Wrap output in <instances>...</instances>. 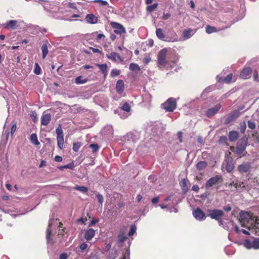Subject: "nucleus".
<instances>
[{"label": "nucleus", "mask_w": 259, "mask_h": 259, "mask_svg": "<svg viewBox=\"0 0 259 259\" xmlns=\"http://www.w3.org/2000/svg\"><path fill=\"white\" fill-rule=\"evenodd\" d=\"M246 128V124L245 121H243L240 123L239 129L242 134H244Z\"/></svg>", "instance_id": "obj_41"}, {"label": "nucleus", "mask_w": 259, "mask_h": 259, "mask_svg": "<svg viewBox=\"0 0 259 259\" xmlns=\"http://www.w3.org/2000/svg\"><path fill=\"white\" fill-rule=\"evenodd\" d=\"M149 181L151 183H155V181L157 180L156 176L155 175H150L148 177Z\"/></svg>", "instance_id": "obj_53"}, {"label": "nucleus", "mask_w": 259, "mask_h": 259, "mask_svg": "<svg viewBox=\"0 0 259 259\" xmlns=\"http://www.w3.org/2000/svg\"><path fill=\"white\" fill-rule=\"evenodd\" d=\"M17 24V21L15 20H11L7 22L5 24V27L11 29H14L16 28V25Z\"/></svg>", "instance_id": "obj_22"}, {"label": "nucleus", "mask_w": 259, "mask_h": 259, "mask_svg": "<svg viewBox=\"0 0 259 259\" xmlns=\"http://www.w3.org/2000/svg\"><path fill=\"white\" fill-rule=\"evenodd\" d=\"M195 32L196 30L192 29L189 28L185 29L183 32L184 40H186L190 38L195 34Z\"/></svg>", "instance_id": "obj_16"}, {"label": "nucleus", "mask_w": 259, "mask_h": 259, "mask_svg": "<svg viewBox=\"0 0 259 259\" xmlns=\"http://www.w3.org/2000/svg\"><path fill=\"white\" fill-rule=\"evenodd\" d=\"M74 190L79 191L83 193H87L88 191L87 187L84 186H76L73 188Z\"/></svg>", "instance_id": "obj_38"}, {"label": "nucleus", "mask_w": 259, "mask_h": 259, "mask_svg": "<svg viewBox=\"0 0 259 259\" xmlns=\"http://www.w3.org/2000/svg\"><path fill=\"white\" fill-rule=\"evenodd\" d=\"M229 140L231 142H234L237 140L239 137V133L237 131H231L228 135Z\"/></svg>", "instance_id": "obj_20"}, {"label": "nucleus", "mask_w": 259, "mask_h": 259, "mask_svg": "<svg viewBox=\"0 0 259 259\" xmlns=\"http://www.w3.org/2000/svg\"><path fill=\"white\" fill-rule=\"evenodd\" d=\"M247 125L248 128L250 129L253 130L255 128L256 124L254 121L251 120H248L247 122Z\"/></svg>", "instance_id": "obj_43"}, {"label": "nucleus", "mask_w": 259, "mask_h": 259, "mask_svg": "<svg viewBox=\"0 0 259 259\" xmlns=\"http://www.w3.org/2000/svg\"><path fill=\"white\" fill-rule=\"evenodd\" d=\"M122 259H130V250L127 249L123 254Z\"/></svg>", "instance_id": "obj_54"}, {"label": "nucleus", "mask_w": 259, "mask_h": 259, "mask_svg": "<svg viewBox=\"0 0 259 259\" xmlns=\"http://www.w3.org/2000/svg\"><path fill=\"white\" fill-rule=\"evenodd\" d=\"M248 139L245 137L242 138L237 142L235 150V153L238 156L239 158L246 155L247 152H245V153H244V152L246 149Z\"/></svg>", "instance_id": "obj_1"}, {"label": "nucleus", "mask_w": 259, "mask_h": 259, "mask_svg": "<svg viewBox=\"0 0 259 259\" xmlns=\"http://www.w3.org/2000/svg\"><path fill=\"white\" fill-rule=\"evenodd\" d=\"M239 221L241 226L250 230L251 223L252 222L253 216L250 215L249 213L245 211L240 212Z\"/></svg>", "instance_id": "obj_2"}, {"label": "nucleus", "mask_w": 259, "mask_h": 259, "mask_svg": "<svg viewBox=\"0 0 259 259\" xmlns=\"http://www.w3.org/2000/svg\"><path fill=\"white\" fill-rule=\"evenodd\" d=\"M234 186L236 188H242L245 187V186L244 185V183L243 182L240 181H236L234 184Z\"/></svg>", "instance_id": "obj_42"}, {"label": "nucleus", "mask_w": 259, "mask_h": 259, "mask_svg": "<svg viewBox=\"0 0 259 259\" xmlns=\"http://www.w3.org/2000/svg\"><path fill=\"white\" fill-rule=\"evenodd\" d=\"M95 235V231L90 229L85 232L84 237L87 240H90Z\"/></svg>", "instance_id": "obj_21"}, {"label": "nucleus", "mask_w": 259, "mask_h": 259, "mask_svg": "<svg viewBox=\"0 0 259 259\" xmlns=\"http://www.w3.org/2000/svg\"><path fill=\"white\" fill-rule=\"evenodd\" d=\"M136 227L135 226H131V228H130V230L128 232V236H131L132 235H133L136 232Z\"/></svg>", "instance_id": "obj_48"}, {"label": "nucleus", "mask_w": 259, "mask_h": 259, "mask_svg": "<svg viewBox=\"0 0 259 259\" xmlns=\"http://www.w3.org/2000/svg\"><path fill=\"white\" fill-rule=\"evenodd\" d=\"M126 138L128 140H132L133 141H136L138 139V137L137 136L134 135L132 133H129L127 134L126 136Z\"/></svg>", "instance_id": "obj_33"}, {"label": "nucleus", "mask_w": 259, "mask_h": 259, "mask_svg": "<svg viewBox=\"0 0 259 259\" xmlns=\"http://www.w3.org/2000/svg\"><path fill=\"white\" fill-rule=\"evenodd\" d=\"M231 153L229 152L225 159V161L226 162V169L228 172L232 171L235 167L233 163V159L231 157Z\"/></svg>", "instance_id": "obj_10"}, {"label": "nucleus", "mask_w": 259, "mask_h": 259, "mask_svg": "<svg viewBox=\"0 0 259 259\" xmlns=\"http://www.w3.org/2000/svg\"><path fill=\"white\" fill-rule=\"evenodd\" d=\"M127 239V237L126 236L123 235V233L121 231L120 232L118 237V241L120 243H122L123 242L125 241Z\"/></svg>", "instance_id": "obj_36"}, {"label": "nucleus", "mask_w": 259, "mask_h": 259, "mask_svg": "<svg viewBox=\"0 0 259 259\" xmlns=\"http://www.w3.org/2000/svg\"><path fill=\"white\" fill-rule=\"evenodd\" d=\"M120 71L117 69H113L111 72V75L113 77L118 75Z\"/></svg>", "instance_id": "obj_52"}, {"label": "nucleus", "mask_w": 259, "mask_h": 259, "mask_svg": "<svg viewBox=\"0 0 259 259\" xmlns=\"http://www.w3.org/2000/svg\"><path fill=\"white\" fill-rule=\"evenodd\" d=\"M40 71H41L40 67H39V66L38 65V64L37 63H35V68L34 70V73L37 75H38L40 73Z\"/></svg>", "instance_id": "obj_47"}, {"label": "nucleus", "mask_w": 259, "mask_h": 259, "mask_svg": "<svg viewBox=\"0 0 259 259\" xmlns=\"http://www.w3.org/2000/svg\"><path fill=\"white\" fill-rule=\"evenodd\" d=\"M97 199H98V202H99V203L101 205H102V204L104 201V198H103V195L98 193L97 194Z\"/></svg>", "instance_id": "obj_49"}, {"label": "nucleus", "mask_w": 259, "mask_h": 259, "mask_svg": "<svg viewBox=\"0 0 259 259\" xmlns=\"http://www.w3.org/2000/svg\"><path fill=\"white\" fill-rule=\"evenodd\" d=\"M30 141L35 145H38L39 142L37 140V136L36 134H32L30 136Z\"/></svg>", "instance_id": "obj_31"}, {"label": "nucleus", "mask_w": 259, "mask_h": 259, "mask_svg": "<svg viewBox=\"0 0 259 259\" xmlns=\"http://www.w3.org/2000/svg\"><path fill=\"white\" fill-rule=\"evenodd\" d=\"M74 167V163H73V162H71L67 165L59 166L58 168L60 170H62L64 168H69L71 169H73Z\"/></svg>", "instance_id": "obj_35"}, {"label": "nucleus", "mask_w": 259, "mask_h": 259, "mask_svg": "<svg viewBox=\"0 0 259 259\" xmlns=\"http://www.w3.org/2000/svg\"><path fill=\"white\" fill-rule=\"evenodd\" d=\"M85 20L90 24H96L98 22V18L92 14H88L85 17Z\"/></svg>", "instance_id": "obj_19"}, {"label": "nucleus", "mask_w": 259, "mask_h": 259, "mask_svg": "<svg viewBox=\"0 0 259 259\" xmlns=\"http://www.w3.org/2000/svg\"><path fill=\"white\" fill-rule=\"evenodd\" d=\"M55 160L57 162H61L62 161V158L60 156L57 155L55 157Z\"/></svg>", "instance_id": "obj_64"}, {"label": "nucleus", "mask_w": 259, "mask_h": 259, "mask_svg": "<svg viewBox=\"0 0 259 259\" xmlns=\"http://www.w3.org/2000/svg\"><path fill=\"white\" fill-rule=\"evenodd\" d=\"M170 17V14L169 13H165L163 14V18L164 19H167Z\"/></svg>", "instance_id": "obj_63"}, {"label": "nucleus", "mask_w": 259, "mask_h": 259, "mask_svg": "<svg viewBox=\"0 0 259 259\" xmlns=\"http://www.w3.org/2000/svg\"><path fill=\"white\" fill-rule=\"evenodd\" d=\"M238 170L241 173H246L249 172L251 169V165L250 162H244L240 165H239Z\"/></svg>", "instance_id": "obj_12"}, {"label": "nucleus", "mask_w": 259, "mask_h": 259, "mask_svg": "<svg viewBox=\"0 0 259 259\" xmlns=\"http://www.w3.org/2000/svg\"><path fill=\"white\" fill-rule=\"evenodd\" d=\"M79 247L81 250H84L88 247V245L86 243H82L80 245Z\"/></svg>", "instance_id": "obj_62"}, {"label": "nucleus", "mask_w": 259, "mask_h": 259, "mask_svg": "<svg viewBox=\"0 0 259 259\" xmlns=\"http://www.w3.org/2000/svg\"><path fill=\"white\" fill-rule=\"evenodd\" d=\"M96 3H99L103 6H106L108 5V3L107 1H103V0H96L95 1Z\"/></svg>", "instance_id": "obj_58"}, {"label": "nucleus", "mask_w": 259, "mask_h": 259, "mask_svg": "<svg viewBox=\"0 0 259 259\" xmlns=\"http://www.w3.org/2000/svg\"><path fill=\"white\" fill-rule=\"evenodd\" d=\"M90 147L93 149V152H96L99 149V146L96 144H92L90 145Z\"/></svg>", "instance_id": "obj_50"}, {"label": "nucleus", "mask_w": 259, "mask_h": 259, "mask_svg": "<svg viewBox=\"0 0 259 259\" xmlns=\"http://www.w3.org/2000/svg\"><path fill=\"white\" fill-rule=\"evenodd\" d=\"M252 72V69L250 67L245 66L240 72V77L244 79H246L250 77V75Z\"/></svg>", "instance_id": "obj_11"}, {"label": "nucleus", "mask_w": 259, "mask_h": 259, "mask_svg": "<svg viewBox=\"0 0 259 259\" xmlns=\"http://www.w3.org/2000/svg\"><path fill=\"white\" fill-rule=\"evenodd\" d=\"M121 109L123 111L128 112L131 110V106L128 104L125 103L122 105Z\"/></svg>", "instance_id": "obj_44"}, {"label": "nucleus", "mask_w": 259, "mask_h": 259, "mask_svg": "<svg viewBox=\"0 0 259 259\" xmlns=\"http://www.w3.org/2000/svg\"><path fill=\"white\" fill-rule=\"evenodd\" d=\"M252 222L251 223L250 229H259V219L256 217H253Z\"/></svg>", "instance_id": "obj_26"}, {"label": "nucleus", "mask_w": 259, "mask_h": 259, "mask_svg": "<svg viewBox=\"0 0 259 259\" xmlns=\"http://www.w3.org/2000/svg\"><path fill=\"white\" fill-rule=\"evenodd\" d=\"M52 225V220L49 221V225L46 232V239L47 243H49L51 240V235L52 234V230L51 229V227Z\"/></svg>", "instance_id": "obj_25"}, {"label": "nucleus", "mask_w": 259, "mask_h": 259, "mask_svg": "<svg viewBox=\"0 0 259 259\" xmlns=\"http://www.w3.org/2000/svg\"><path fill=\"white\" fill-rule=\"evenodd\" d=\"M207 163L205 161H199L196 165V168L198 171L204 170L207 166Z\"/></svg>", "instance_id": "obj_24"}, {"label": "nucleus", "mask_w": 259, "mask_h": 259, "mask_svg": "<svg viewBox=\"0 0 259 259\" xmlns=\"http://www.w3.org/2000/svg\"><path fill=\"white\" fill-rule=\"evenodd\" d=\"M156 34L157 36L160 39H163L165 37V35L163 32V30L161 28H157L156 30Z\"/></svg>", "instance_id": "obj_32"}, {"label": "nucleus", "mask_w": 259, "mask_h": 259, "mask_svg": "<svg viewBox=\"0 0 259 259\" xmlns=\"http://www.w3.org/2000/svg\"><path fill=\"white\" fill-rule=\"evenodd\" d=\"M41 50L42 51V59H45L48 53V46L47 44H43L41 46Z\"/></svg>", "instance_id": "obj_30"}, {"label": "nucleus", "mask_w": 259, "mask_h": 259, "mask_svg": "<svg viewBox=\"0 0 259 259\" xmlns=\"http://www.w3.org/2000/svg\"><path fill=\"white\" fill-rule=\"evenodd\" d=\"M181 187L183 191V193L186 194L190 186L189 181L187 179H183L181 183Z\"/></svg>", "instance_id": "obj_17"}, {"label": "nucleus", "mask_w": 259, "mask_h": 259, "mask_svg": "<svg viewBox=\"0 0 259 259\" xmlns=\"http://www.w3.org/2000/svg\"><path fill=\"white\" fill-rule=\"evenodd\" d=\"M221 107V105L220 104H217L213 107L208 109L205 113V115L209 118L213 116L219 111Z\"/></svg>", "instance_id": "obj_13"}, {"label": "nucleus", "mask_w": 259, "mask_h": 259, "mask_svg": "<svg viewBox=\"0 0 259 259\" xmlns=\"http://www.w3.org/2000/svg\"><path fill=\"white\" fill-rule=\"evenodd\" d=\"M110 24L111 27L114 29L115 33L121 35L126 33L125 28L121 24L115 22H111Z\"/></svg>", "instance_id": "obj_7"}, {"label": "nucleus", "mask_w": 259, "mask_h": 259, "mask_svg": "<svg viewBox=\"0 0 259 259\" xmlns=\"http://www.w3.org/2000/svg\"><path fill=\"white\" fill-rule=\"evenodd\" d=\"M158 6L157 3H155L152 5L149 6L147 7V11L149 12H152L156 10Z\"/></svg>", "instance_id": "obj_40"}, {"label": "nucleus", "mask_w": 259, "mask_h": 259, "mask_svg": "<svg viewBox=\"0 0 259 259\" xmlns=\"http://www.w3.org/2000/svg\"><path fill=\"white\" fill-rule=\"evenodd\" d=\"M81 146V144L80 142L74 143L73 145V151L75 152L78 151Z\"/></svg>", "instance_id": "obj_45"}, {"label": "nucleus", "mask_w": 259, "mask_h": 259, "mask_svg": "<svg viewBox=\"0 0 259 259\" xmlns=\"http://www.w3.org/2000/svg\"><path fill=\"white\" fill-rule=\"evenodd\" d=\"M240 115L239 110H234L232 111L229 115V117L226 119L225 123H228L230 121L232 120L234 118L238 117Z\"/></svg>", "instance_id": "obj_18"}, {"label": "nucleus", "mask_w": 259, "mask_h": 259, "mask_svg": "<svg viewBox=\"0 0 259 259\" xmlns=\"http://www.w3.org/2000/svg\"><path fill=\"white\" fill-rule=\"evenodd\" d=\"M124 83L122 80H119L117 81L116 85V91L120 94L122 93L124 90Z\"/></svg>", "instance_id": "obj_23"}, {"label": "nucleus", "mask_w": 259, "mask_h": 259, "mask_svg": "<svg viewBox=\"0 0 259 259\" xmlns=\"http://www.w3.org/2000/svg\"><path fill=\"white\" fill-rule=\"evenodd\" d=\"M56 133L57 135V140L58 146L60 149H62L64 144V135L63 131L60 126L56 130Z\"/></svg>", "instance_id": "obj_6"}, {"label": "nucleus", "mask_w": 259, "mask_h": 259, "mask_svg": "<svg viewBox=\"0 0 259 259\" xmlns=\"http://www.w3.org/2000/svg\"><path fill=\"white\" fill-rule=\"evenodd\" d=\"M16 128H17L16 124L15 123L12 125V126L11 127V135H13L14 134V133L16 131Z\"/></svg>", "instance_id": "obj_59"}, {"label": "nucleus", "mask_w": 259, "mask_h": 259, "mask_svg": "<svg viewBox=\"0 0 259 259\" xmlns=\"http://www.w3.org/2000/svg\"><path fill=\"white\" fill-rule=\"evenodd\" d=\"M30 115L33 121H35L37 119V114L36 112L34 111H31L30 113Z\"/></svg>", "instance_id": "obj_55"}, {"label": "nucleus", "mask_w": 259, "mask_h": 259, "mask_svg": "<svg viewBox=\"0 0 259 259\" xmlns=\"http://www.w3.org/2000/svg\"><path fill=\"white\" fill-rule=\"evenodd\" d=\"M192 214L196 220L199 221H203L206 218L205 213L199 207H197L194 209L192 212Z\"/></svg>", "instance_id": "obj_9"}, {"label": "nucleus", "mask_w": 259, "mask_h": 259, "mask_svg": "<svg viewBox=\"0 0 259 259\" xmlns=\"http://www.w3.org/2000/svg\"><path fill=\"white\" fill-rule=\"evenodd\" d=\"M218 82L220 83H230L231 82V80L233 77V74L230 73L227 76L223 77L222 76H218Z\"/></svg>", "instance_id": "obj_15"}, {"label": "nucleus", "mask_w": 259, "mask_h": 259, "mask_svg": "<svg viewBox=\"0 0 259 259\" xmlns=\"http://www.w3.org/2000/svg\"><path fill=\"white\" fill-rule=\"evenodd\" d=\"M225 214L224 212L220 209H208L207 216L212 219L219 221L220 225L222 224V217Z\"/></svg>", "instance_id": "obj_4"}, {"label": "nucleus", "mask_w": 259, "mask_h": 259, "mask_svg": "<svg viewBox=\"0 0 259 259\" xmlns=\"http://www.w3.org/2000/svg\"><path fill=\"white\" fill-rule=\"evenodd\" d=\"M218 30L216 28V27L211 26L210 25H207L205 27V31L208 34H210L215 32L218 31Z\"/></svg>", "instance_id": "obj_29"}, {"label": "nucleus", "mask_w": 259, "mask_h": 259, "mask_svg": "<svg viewBox=\"0 0 259 259\" xmlns=\"http://www.w3.org/2000/svg\"><path fill=\"white\" fill-rule=\"evenodd\" d=\"M167 50L163 49L160 50L157 55V62L159 67H164L167 64L166 59Z\"/></svg>", "instance_id": "obj_5"}, {"label": "nucleus", "mask_w": 259, "mask_h": 259, "mask_svg": "<svg viewBox=\"0 0 259 259\" xmlns=\"http://www.w3.org/2000/svg\"><path fill=\"white\" fill-rule=\"evenodd\" d=\"M107 57L109 59L113 61H116L118 59L121 60L120 56L118 54L114 52H112L110 54L107 55Z\"/></svg>", "instance_id": "obj_27"}, {"label": "nucleus", "mask_w": 259, "mask_h": 259, "mask_svg": "<svg viewBox=\"0 0 259 259\" xmlns=\"http://www.w3.org/2000/svg\"><path fill=\"white\" fill-rule=\"evenodd\" d=\"M165 201H171L173 204H177V197L175 195H170L164 199Z\"/></svg>", "instance_id": "obj_28"}, {"label": "nucleus", "mask_w": 259, "mask_h": 259, "mask_svg": "<svg viewBox=\"0 0 259 259\" xmlns=\"http://www.w3.org/2000/svg\"><path fill=\"white\" fill-rule=\"evenodd\" d=\"M192 190L195 192H198L199 190V187L197 185H194L192 187Z\"/></svg>", "instance_id": "obj_61"}, {"label": "nucleus", "mask_w": 259, "mask_h": 259, "mask_svg": "<svg viewBox=\"0 0 259 259\" xmlns=\"http://www.w3.org/2000/svg\"><path fill=\"white\" fill-rule=\"evenodd\" d=\"M253 79L254 81L258 82L259 81L258 77V74L257 71L255 69L253 71Z\"/></svg>", "instance_id": "obj_51"}, {"label": "nucleus", "mask_w": 259, "mask_h": 259, "mask_svg": "<svg viewBox=\"0 0 259 259\" xmlns=\"http://www.w3.org/2000/svg\"><path fill=\"white\" fill-rule=\"evenodd\" d=\"M51 115L44 112L41 117V124L44 125H47L51 119Z\"/></svg>", "instance_id": "obj_14"}, {"label": "nucleus", "mask_w": 259, "mask_h": 259, "mask_svg": "<svg viewBox=\"0 0 259 259\" xmlns=\"http://www.w3.org/2000/svg\"><path fill=\"white\" fill-rule=\"evenodd\" d=\"M129 68L132 71H139L140 70L139 65L135 63H131L130 65Z\"/></svg>", "instance_id": "obj_39"}, {"label": "nucleus", "mask_w": 259, "mask_h": 259, "mask_svg": "<svg viewBox=\"0 0 259 259\" xmlns=\"http://www.w3.org/2000/svg\"><path fill=\"white\" fill-rule=\"evenodd\" d=\"M97 66H98L101 70L103 72H106L107 70V65L106 64H97Z\"/></svg>", "instance_id": "obj_46"}, {"label": "nucleus", "mask_w": 259, "mask_h": 259, "mask_svg": "<svg viewBox=\"0 0 259 259\" xmlns=\"http://www.w3.org/2000/svg\"><path fill=\"white\" fill-rule=\"evenodd\" d=\"M251 245L252 248L255 249H259V238H255L251 242Z\"/></svg>", "instance_id": "obj_34"}, {"label": "nucleus", "mask_w": 259, "mask_h": 259, "mask_svg": "<svg viewBox=\"0 0 259 259\" xmlns=\"http://www.w3.org/2000/svg\"><path fill=\"white\" fill-rule=\"evenodd\" d=\"M105 37V35H104L103 34L100 33V34H98L96 39L97 41H98L100 39H104Z\"/></svg>", "instance_id": "obj_60"}, {"label": "nucleus", "mask_w": 259, "mask_h": 259, "mask_svg": "<svg viewBox=\"0 0 259 259\" xmlns=\"http://www.w3.org/2000/svg\"><path fill=\"white\" fill-rule=\"evenodd\" d=\"M68 255L66 253H62L59 255V259H67L68 258Z\"/></svg>", "instance_id": "obj_57"}, {"label": "nucleus", "mask_w": 259, "mask_h": 259, "mask_svg": "<svg viewBox=\"0 0 259 259\" xmlns=\"http://www.w3.org/2000/svg\"><path fill=\"white\" fill-rule=\"evenodd\" d=\"M161 107L166 112H172L177 107V100L175 98H170L161 104Z\"/></svg>", "instance_id": "obj_3"}, {"label": "nucleus", "mask_w": 259, "mask_h": 259, "mask_svg": "<svg viewBox=\"0 0 259 259\" xmlns=\"http://www.w3.org/2000/svg\"><path fill=\"white\" fill-rule=\"evenodd\" d=\"M222 181L221 175H216L215 176L210 178L205 184V188L208 189L213 185L218 183L219 181Z\"/></svg>", "instance_id": "obj_8"}, {"label": "nucleus", "mask_w": 259, "mask_h": 259, "mask_svg": "<svg viewBox=\"0 0 259 259\" xmlns=\"http://www.w3.org/2000/svg\"><path fill=\"white\" fill-rule=\"evenodd\" d=\"M87 81V79H82L81 76L77 77L75 79V82L77 84H83Z\"/></svg>", "instance_id": "obj_37"}, {"label": "nucleus", "mask_w": 259, "mask_h": 259, "mask_svg": "<svg viewBox=\"0 0 259 259\" xmlns=\"http://www.w3.org/2000/svg\"><path fill=\"white\" fill-rule=\"evenodd\" d=\"M245 246L248 248H252V245H251V242L248 240H245Z\"/></svg>", "instance_id": "obj_56"}]
</instances>
